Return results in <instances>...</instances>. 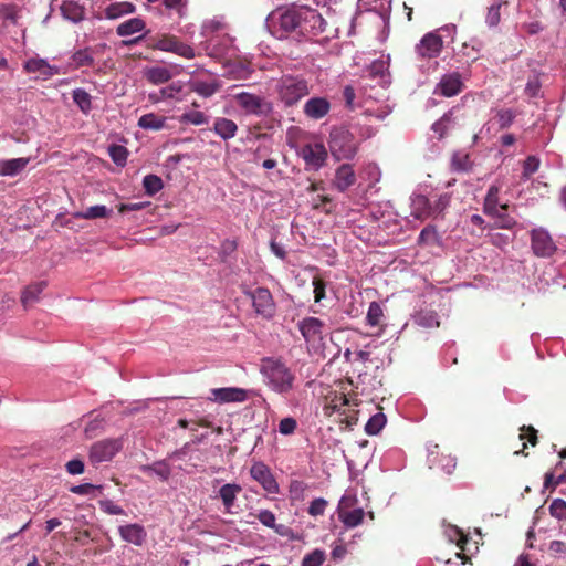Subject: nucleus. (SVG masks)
<instances>
[{"mask_svg": "<svg viewBox=\"0 0 566 566\" xmlns=\"http://www.w3.org/2000/svg\"><path fill=\"white\" fill-rule=\"evenodd\" d=\"M326 24L323 13L307 6L281 7L266 18L268 29L277 38L292 32L303 36L316 35L325 31Z\"/></svg>", "mask_w": 566, "mask_h": 566, "instance_id": "obj_1", "label": "nucleus"}, {"mask_svg": "<svg viewBox=\"0 0 566 566\" xmlns=\"http://www.w3.org/2000/svg\"><path fill=\"white\" fill-rule=\"evenodd\" d=\"M388 69L389 56H381L373 61L368 67V76L370 81L375 82V84L380 87V91H378L376 95H373L365 90L363 102L359 105H356V94L354 88L352 86H345L343 95L346 106L349 109H355L357 106H359L363 108L364 115L368 117H375L380 120L385 119L391 113V108L387 104L376 106V102L385 97V88L390 83Z\"/></svg>", "mask_w": 566, "mask_h": 566, "instance_id": "obj_2", "label": "nucleus"}, {"mask_svg": "<svg viewBox=\"0 0 566 566\" xmlns=\"http://www.w3.org/2000/svg\"><path fill=\"white\" fill-rule=\"evenodd\" d=\"M264 385L273 392L286 395L294 388L295 374L281 359L265 357L260 364Z\"/></svg>", "mask_w": 566, "mask_h": 566, "instance_id": "obj_3", "label": "nucleus"}, {"mask_svg": "<svg viewBox=\"0 0 566 566\" xmlns=\"http://www.w3.org/2000/svg\"><path fill=\"white\" fill-rule=\"evenodd\" d=\"M328 145L336 160L353 159L358 150L354 134L344 126L332 129Z\"/></svg>", "mask_w": 566, "mask_h": 566, "instance_id": "obj_4", "label": "nucleus"}, {"mask_svg": "<svg viewBox=\"0 0 566 566\" xmlns=\"http://www.w3.org/2000/svg\"><path fill=\"white\" fill-rule=\"evenodd\" d=\"M223 28V21L221 18H212L202 22L201 35L207 39L206 50L209 51V55L214 57L231 55V43L232 40L226 35L221 39L222 44L218 43V39L210 38L214 32Z\"/></svg>", "mask_w": 566, "mask_h": 566, "instance_id": "obj_5", "label": "nucleus"}, {"mask_svg": "<svg viewBox=\"0 0 566 566\" xmlns=\"http://www.w3.org/2000/svg\"><path fill=\"white\" fill-rule=\"evenodd\" d=\"M308 93V83L302 77L283 76L277 84L279 97L285 106L295 105Z\"/></svg>", "mask_w": 566, "mask_h": 566, "instance_id": "obj_6", "label": "nucleus"}, {"mask_svg": "<svg viewBox=\"0 0 566 566\" xmlns=\"http://www.w3.org/2000/svg\"><path fill=\"white\" fill-rule=\"evenodd\" d=\"M151 48L161 52L174 53L188 60L196 56V52L192 46L181 42L177 36L170 34H163L154 39Z\"/></svg>", "mask_w": 566, "mask_h": 566, "instance_id": "obj_7", "label": "nucleus"}, {"mask_svg": "<svg viewBox=\"0 0 566 566\" xmlns=\"http://www.w3.org/2000/svg\"><path fill=\"white\" fill-rule=\"evenodd\" d=\"M307 345L314 349L323 346L325 323L317 317H305L297 324Z\"/></svg>", "mask_w": 566, "mask_h": 566, "instance_id": "obj_8", "label": "nucleus"}, {"mask_svg": "<svg viewBox=\"0 0 566 566\" xmlns=\"http://www.w3.org/2000/svg\"><path fill=\"white\" fill-rule=\"evenodd\" d=\"M244 294L252 301V306L258 315L268 319L275 315L276 305L268 289L256 287L253 291H245Z\"/></svg>", "mask_w": 566, "mask_h": 566, "instance_id": "obj_9", "label": "nucleus"}, {"mask_svg": "<svg viewBox=\"0 0 566 566\" xmlns=\"http://www.w3.org/2000/svg\"><path fill=\"white\" fill-rule=\"evenodd\" d=\"M123 448L120 439H105L93 443L88 451L93 464L111 461Z\"/></svg>", "mask_w": 566, "mask_h": 566, "instance_id": "obj_10", "label": "nucleus"}, {"mask_svg": "<svg viewBox=\"0 0 566 566\" xmlns=\"http://www.w3.org/2000/svg\"><path fill=\"white\" fill-rule=\"evenodd\" d=\"M233 99L245 114L261 115L271 111L270 104L264 98L249 92H240L233 95Z\"/></svg>", "mask_w": 566, "mask_h": 566, "instance_id": "obj_11", "label": "nucleus"}, {"mask_svg": "<svg viewBox=\"0 0 566 566\" xmlns=\"http://www.w3.org/2000/svg\"><path fill=\"white\" fill-rule=\"evenodd\" d=\"M532 249L537 256L548 258L556 251V245L544 228L532 231Z\"/></svg>", "mask_w": 566, "mask_h": 566, "instance_id": "obj_12", "label": "nucleus"}, {"mask_svg": "<svg viewBox=\"0 0 566 566\" xmlns=\"http://www.w3.org/2000/svg\"><path fill=\"white\" fill-rule=\"evenodd\" d=\"M301 157L306 164L307 169L318 170L327 158V151L322 144L305 145L301 151Z\"/></svg>", "mask_w": 566, "mask_h": 566, "instance_id": "obj_13", "label": "nucleus"}, {"mask_svg": "<svg viewBox=\"0 0 566 566\" xmlns=\"http://www.w3.org/2000/svg\"><path fill=\"white\" fill-rule=\"evenodd\" d=\"M90 0H61L60 10L65 20L78 23L84 20Z\"/></svg>", "mask_w": 566, "mask_h": 566, "instance_id": "obj_14", "label": "nucleus"}, {"mask_svg": "<svg viewBox=\"0 0 566 566\" xmlns=\"http://www.w3.org/2000/svg\"><path fill=\"white\" fill-rule=\"evenodd\" d=\"M250 474L268 493L275 494L279 492V484L275 478L263 462L253 463L250 469Z\"/></svg>", "mask_w": 566, "mask_h": 566, "instance_id": "obj_15", "label": "nucleus"}, {"mask_svg": "<svg viewBox=\"0 0 566 566\" xmlns=\"http://www.w3.org/2000/svg\"><path fill=\"white\" fill-rule=\"evenodd\" d=\"M209 399L220 403L242 402L248 399V391L237 387L214 388L211 389Z\"/></svg>", "mask_w": 566, "mask_h": 566, "instance_id": "obj_16", "label": "nucleus"}, {"mask_svg": "<svg viewBox=\"0 0 566 566\" xmlns=\"http://www.w3.org/2000/svg\"><path fill=\"white\" fill-rule=\"evenodd\" d=\"M118 534L122 541L135 546H142L147 537L145 527L138 523L120 525L118 527Z\"/></svg>", "mask_w": 566, "mask_h": 566, "instance_id": "obj_17", "label": "nucleus"}, {"mask_svg": "<svg viewBox=\"0 0 566 566\" xmlns=\"http://www.w3.org/2000/svg\"><path fill=\"white\" fill-rule=\"evenodd\" d=\"M442 50V39L436 32H429L417 45V53L422 57H436Z\"/></svg>", "mask_w": 566, "mask_h": 566, "instance_id": "obj_18", "label": "nucleus"}, {"mask_svg": "<svg viewBox=\"0 0 566 566\" xmlns=\"http://www.w3.org/2000/svg\"><path fill=\"white\" fill-rule=\"evenodd\" d=\"M24 69L29 73H33L38 78L48 80L55 74H59V67L49 64V62L41 57H32L25 61Z\"/></svg>", "mask_w": 566, "mask_h": 566, "instance_id": "obj_19", "label": "nucleus"}, {"mask_svg": "<svg viewBox=\"0 0 566 566\" xmlns=\"http://www.w3.org/2000/svg\"><path fill=\"white\" fill-rule=\"evenodd\" d=\"M360 10L377 14L385 24H388L391 0H358Z\"/></svg>", "mask_w": 566, "mask_h": 566, "instance_id": "obj_20", "label": "nucleus"}, {"mask_svg": "<svg viewBox=\"0 0 566 566\" xmlns=\"http://www.w3.org/2000/svg\"><path fill=\"white\" fill-rule=\"evenodd\" d=\"M462 82L458 73L444 74L434 88L436 94L452 97L461 92Z\"/></svg>", "mask_w": 566, "mask_h": 566, "instance_id": "obj_21", "label": "nucleus"}, {"mask_svg": "<svg viewBox=\"0 0 566 566\" xmlns=\"http://www.w3.org/2000/svg\"><path fill=\"white\" fill-rule=\"evenodd\" d=\"M499 192L500 187L496 185H493L489 188L483 207V211L485 214L499 218H502L504 216L506 206L499 203Z\"/></svg>", "mask_w": 566, "mask_h": 566, "instance_id": "obj_22", "label": "nucleus"}, {"mask_svg": "<svg viewBox=\"0 0 566 566\" xmlns=\"http://www.w3.org/2000/svg\"><path fill=\"white\" fill-rule=\"evenodd\" d=\"M331 104L325 97H312L304 104V113L312 119H321L328 114Z\"/></svg>", "mask_w": 566, "mask_h": 566, "instance_id": "obj_23", "label": "nucleus"}, {"mask_svg": "<svg viewBox=\"0 0 566 566\" xmlns=\"http://www.w3.org/2000/svg\"><path fill=\"white\" fill-rule=\"evenodd\" d=\"M242 488L237 483H227L219 489V497L222 501L226 512L232 513L235 505L238 495L241 493Z\"/></svg>", "mask_w": 566, "mask_h": 566, "instance_id": "obj_24", "label": "nucleus"}, {"mask_svg": "<svg viewBox=\"0 0 566 566\" xmlns=\"http://www.w3.org/2000/svg\"><path fill=\"white\" fill-rule=\"evenodd\" d=\"M356 181V175L353 167L348 164H344L336 169L334 186L339 191L347 190Z\"/></svg>", "mask_w": 566, "mask_h": 566, "instance_id": "obj_25", "label": "nucleus"}, {"mask_svg": "<svg viewBox=\"0 0 566 566\" xmlns=\"http://www.w3.org/2000/svg\"><path fill=\"white\" fill-rule=\"evenodd\" d=\"M438 446H433V449H429L428 462L430 468L437 467L447 474H451L457 465V460L452 455H442L438 460Z\"/></svg>", "mask_w": 566, "mask_h": 566, "instance_id": "obj_26", "label": "nucleus"}, {"mask_svg": "<svg viewBox=\"0 0 566 566\" xmlns=\"http://www.w3.org/2000/svg\"><path fill=\"white\" fill-rule=\"evenodd\" d=\"M29 163L30 158L25 157L2 159L0 160V176L14 177L23 171Z\"/></svg>", "mask_w": 566, "mask_h": 566, "instance_id": "obj_27", "label": "nucleus"}, {"mask_svg": "<svg viewBox=\"0 0 566 566\" xmlns=\"http://www.w3.org/2000/svg\"><path fill=\"white\" fill-rule=\"evenodd\" d=\"M172 76V72L166 66H150L144 70V77L153 85L167 83Z\"/></svg>", "mask_w": 566, "mask_h": 566, "instance_id": "obj_28", "label": "nucleus"}, {"mask_svg": "<svg viewBox=\"0 0 566 566\" xmlns=\"http://www.w3.org/2000/svg\"><path fill=\"white\" fill-rule=\"evenodd\" d=\"M213 132L223 140H229L237 135L238 126L229 118L219 117L213 123Z\"/></svg>", "mask_w": 566, "mask_h": 566, "instance_id": "obj_29", "label": "nucleus"}, {"mask_svg": "<svg viewBox=\"0 0 566 566\" xmlns=\"http://www.w3.org/2000/svg\"><path fill=\"white\" fill-rule=\"evenodd\" d=\"M444 535L451 543H455L459 548L462 551H467L469 553L472 552L471 546L469 545L468 536L462 533L460 528L453 525H448L444 528Z\"/></svg>", "mask_w": 566, "mask_h": 566, "instance_id": "obj_30", "label": "nucleus"}, {"mask_svg": "<svg viewBox=\"0 0 566 566\" xmlns=\"http://www.w3.org/2000/svg\"><path fill=\"white\" fill-rule=\"evenodd\" d=\"M166 117L147 113L139 117L138 126L146 130H160L165 127Z\"/></svg>", "mask_w": 566, "mask_h": 566, "instance_id": "obj_31", "label": "nucleus"}, {"mask_svg": "<svg viewBox=\"0 0 566 566\" xmlns=\"http://www.w3.org/2000/svg\"><path fill=\"white\" fill-rule=\"evenodd\" d=\"M144 28L145 23L142 19L132 18L117 27V33L120 36H128L140 32Z\"/></svg>", "mask_w": 566, "mask_h": 566, "instance_id": "obj_32", "label": "nucleus"}, {"mask_svg": "<svg viewBox=\"0 0 566 566\" xmlns=\"http://www.w3.org/2000/svg\"><path fill=\"white\" fill-rule=\"evenodd\" d=\"M112 213V209L104 205L88 207L84 211L75 213V217L86 220L106 218Z\"/></svg>", "mask_w": 566, "mask_h": 566, "instance_id": "obj_33", "label": "nucleus"}, {"mask_svg": "<svg viewBox=\"0 0 566 566\" xmlns=\"http://www.w3.org/2000/svg\"><path fill=\"white\" fill-rule=\"evenodd\" d=\"M339 518L346 527H356L363 522L364 510L359 507L352 511L342 510L339 511Z\"/></svg>", "mask_w": 566, "mask_h": 566, "instance_id": "obj_34", "label": "nucleus"}, {"mask_svg": "<svg viewBox=\"0 0 566 566\" xmlns=\"http://www.w3.org/2000/svg\"><path fill=\"white\" fill-rule=\"evenodd\" d=\"M220 90L218 81L205 82L196 81L192 83V91L202 97H210Z\"/></svg>", "mask_w": 566, "mask_h": 566, "instance_id": "obj_35", "label": "nucleus"}, {"mask_svg": "<svg viewBox=\"0 0 566 566\" xmlns=\"http://www.w3.org/2000/svg\"><path fill=\"white\" fill-rule=\"evenodd\" d=\"M44 287H45L44 282H39V283L28 286L23 291L22 296H21L22 304L25 307L33 304L35 301H38L39 295L43 292Z\"/></svg>", "mask_w": 566, "mask_h": 566, "instance_id": "obj_36", "label": "nucleus"}, {"mask_svg": "<svg viewBox=\"0 0 566 566\" xmlns=\"http://www.w3.org/2000/svg\"><path fill=\"white\" fill-rule=\"evenodd\" d=\"M429 201L424 196H416L412 198L413 214L417 219H422L432 214L431 207H428Z\"/></svg>", "mask_w": 566, "mask_h": 566, "instance_id": "obj_37", "label": "nucleus"}, {"mask_svg": "<svg viewBox=\"0 0 566 566\" xmlns=\"http://www.w3.org/2000/svg\"><path fill=\"white\" fill-rule=\"evenodd\" d=\"M386 416L382 412H378L371 416L365 424V431L369 436L378 434L386 424Z\"/></svg>", "mask_w": 566, "mask_h": 566, "instance_id": "obj_38", "label": "nucleus"}, {"mask_svg": "<svg viewBox=\"0 0 566 566\" xmlns=\"http://www.w3.org/2000/svg\"><path fill=\"white\" fill-rule=\"evenodd\" d=\"M143 471L146 473H153L163 481H167L171 473L169 464L165 461H158L151 465H146L143 468Z\"/></svg>", "mask_w": 566, "mask_h": 566, "instance_id": "obj_39", "label": "nucleus"}, {"mask_svg": "<svg viewBox=\"0 0 566 566\" xmlns=\"http://www.w3.org/2000/svg\"><path fill=\"white\" fill-rule=\"evenodd\" d=\"M73 101L83 113H88L92 108L91 95L83 88H75L73 91Z\"/></svg>", "mask_w": 566, "mask_h": 566, "instance_id": "obj_40", "label": "nucleus"}, {"mask_svg": "<svg viewBox=\"0 0 566 566\" xmlns=\"http://www.w3.org/2000/svg\"><path fill=\"white\" fill-rule=\"evenodd\" d=\"M135 7L128 2L113 3L106 9V17L108 19H117L124 14L132 13Z\"/></svg>", "mask_w": 566, "mask_h": 566, "instance_id": "obj_41", "label": "nucleus"}, {"mask_svg": "<svg viewBox=\"0 0 566 566\" xmlns=\"http://www.w3.org/2000/svg\"><path fill=\"white\" fill-rule=\"evenodd\" d=\"M416 323L424 328H433L439 326L437 313L433 311H422L416 316Z\"/></svg>", "mask_w": 566, "mask_h": 566, "instance_id": "obj_42", "label": "nucleus"}, {"mask_svg": "<svg viewBox=\"0 0 566 566\" xmlns=\"http://www.w3.org/2000/svg\"><path fill=\"white\" fill-rule=\"evenodd\" d=\"M143 186L147 195L154 196L163 189L164 184L158 176L147 175L144 177Z\"/></svg>", "mask_w": 566, "mask_h": 566, "instance_id": "obj_43", "label": "nucleus"}, {"mask_svg": "<svg viewBox=\"0 0 566 566\" xmlns=\"http://www.w3.org/2000/svg\"><path fill=\"white\" fill-rule=\"evenodd\" d=\"M451 167L454 171H467L471 167L470 157L467 153L457 151L451 159Z\"/></svg>", "mask_w": 566, "mask_h": 566, "instance_id": "obj_44", "label": "nucleus"}, {"mask_svg": "<svg viewBox=\"0 0 566 566\" xmlns=\"http://www.w3.org/2000/svg\"><path fill=\"white\" fill-rule=\"evenodd\" d=\"M382 316H384V311H382V307L380 306V304H378L377 302H371L369 304L367 315H366L367 324L373 327L377 326L380 324Z\"/></svg>", "mask_w": 566, "mask_h": 566, "instance_id": "obj_45", "label": "nucleus"}, {"mask_svg": "<svg viewBox=\"0 0 566 566\" xmlns=\"http://www.w3.org/2000/svg\"><path fill=\"white\" fill-rule=\"evenodd\" d=\"M108 155L117 166H125L127 161L128 151L124 146L111 145L108 147Z\"/></svg>", "mask_w": 566, "mask_h": 566, "instance_id": "obj_46", "label": "nucleus"}, {"mask_svg": "<svg viewBox=\"0 0 566 566\" xmlns=\"http://www.w3.org/2000/svg\"><path fill=\"white\" fill-rule=\"evenodd\" d=\"M180 122L185 123V124L200 126V125L208 124L209 119L202 112L192 111V112H187V113L182 114L180 117Z\"/></svg>", "mask_w": 566, "mask_h": 566, "instance_id": "obj_47", "label": "nucleus"}, {"mask_svg": "<svg viewBox=\"0 0 566 566\" xmlns=\"http://www.w3.org/2000/svg\"><path fill=\"white\" fill-rule=\"evenodd\" d=\"M313 1L317 7H321L323 9V12H322L323 15L325 14L331 22L336 23V21L334 20V17H335L336 7L338 6L339 0H313Z\"/></svg>", "mask_w": 566, "mask_h": 566, "instance_id": "obj_48", "label": "nucleus"}, {"mask_svg": "<svg viewBox=\"0 0 566 566\" xmlns=\"http://www.w3.org/2000/svg\"><path fill=\"white\" fill-rule=\"evenodd\" d=\"M325 557V552L316 548L303 557L302 566H321L324 563Z\"/></svg>", "mask_w": 566, "mask_h": 566, "instance_id": "obj_49", "label": "nucleus"}, {"mask_svg": "<svg viewBox=\"0 0 566 566\" xmlns=\"http://www.w3.org/2000/svg\"><path fill=\"white\" fill-rule=\"evenodd\" d=\"M549 513L559 521L566 520V502L562 499H554L549 505Z\"/></svg>", "mask_w": 566, "mask_h": 566, "instance_id": "obj_50", "label": "nucleus"}, {"mask_svg": "<svg viewBox=\"0 0 566 566\" xmlns=\"http://www.w3.org/2000/svg\"><path fill=\"white\" fill-rule=\"evenodd\" d=\"M99 509L108 515H125V511L122 506L117 505L112 500L105 499L98 502Z\"/></svg>", "mask_w": 566, "mask_h": 566, "instance_id": "obj_51", "label": "nucleus"}, {"mask_svg": "<svg viewBox=\"0 0 566 566\" xmlns=\"http://www.w3.org/2000/svg\"><path fill=\"white\" fill-rule=\"evenodd\" d=\"M539 159L536 156H530L526 158L523 165V178L528 179L539 168Z\"/></svg>", "mask_w": 566, "mask_h": 566, "instance_id": "obj_52", "label": "nucleus"}, {"mask_svg": "<svg viewBox=\"0 0 566 566\" xmlns=\"http://www.w3.org/2000/svg\"><path fill=\"white\" fill-rule=\"evenodd\" d=\"M94 59L87 49L78 50L73 54V62L76 66H87L93 63Z\"/></svg>", "mask_w": 566, "mask_h": 566, "instance_id": "obj_53", "label": "nucleus"}, {"mask_svg": "<svg viewBox=\"0 0 566 566\" xmlns=\"http://www.w3.org/2000/svg\"><path fill=\"white\" fill-rule=\"evenodd\" d=\"M168 10L175 11L181 19L186 15L187 0H164Z\"/></svg>", "mask_w": 566, "mask_h": 566, "instance_id": "obj_54", "label": "nucleus"}, {"mask_svg": "<svg viewBox=\"0 0 566 566\" xmlns=\"http://www.w3.org/2000/svg\"><path fill=\"white\" fill-rule=\"evenodd\" d=\"M297 428V422L292 417L283 418L279 423V432L283 436H289L294 433Z\"/></svg>", "mask_w": 566, "mask_h": 566, "instance_id": "obj_55", "label": "nucleus"}, {"mask_svg": "<svg viewBox=\"0 0 566 566\" xmlns=\"http://www.w3.org/2000/svg\"><path fill=\"white\" fill-rule=\"evenodd\" d=\"M315 303L322 302L326 297V285L323 280L315 277L312 282Z\"/></svg>", "mask_w": 566, "mask_h": 566, "instance_id": "obj_56", "label": "nucleus"}, {"mask_svg": "<svg viewBox=\"0 0 566 566\" xmlns=\"http://www.w3.org/2000/svg\"><path fill=\"white\" fill-rule=\"evenodd\" d=\"M327 506V501L323 497H317L310 503L308 514L312 516L323 515Z\"/></svg>", "mask_w": 566, "mask_h": 566, "instance_id": "obj_57", "label": "nucleus"}, {"mask_svg": "<svg viewBox=\"0 0 566 566\" xmlns=\"http://www.w3.org/2000/svg\"><path fill=\"white\" fill-rule=\"evenodd\" d=\"M103 486L102 485H94V484H91V483H83V484H78V485H74L70 489V491L74 494H78V495H88V494H92L93 491L97 490V491H102Z\"/></svg>", "mask_w": 566, "mask_h": 566, "instance_id": "obj_58", "label": "nucleus"}, {"mask_svg": "<svg viewBox=\"0 0 566 566\" xmlns=\"http://www.w3.org/2000/svg\"><path fill=\"white\" fill-rule=\"evenodd\" d=\"M258 520L266 527H275V515L269 510H261L258 513Z\"/></svg>", "mask_w": 566, "mask_h": 566, "instance_id": "obj_59", "label": "nucleus"}, {"mask_svg": "<svg viewBox=\"0 0 566 566\" xmlns=\"http://www.w3.org/2000/svg\"><path fill=\"white\" fill-rule=\"evenodd\" d=\"M182 90V85L179 81L172 82L170 85L164 87L160 93L165 98H175Z\"/></svg>", "mask_w": 566, "mask_h": 566, "instance_id": "obj_60", "label": "nucleus"}, {"mask_svg": "<svg viewBox=\"0 0 566 566\" xmlns=\"http://www.w3.org/2000/svg\"><path fill=\"white\" fill-rule=\"evenodd\" d=\"M548 549L555 557L563 558L566 556V542L552 541Z\"/></svg>", "mask_w": 566, "mask_h": 566, "instance_id": "obj_61", "label": "nucleus"}, {"mask_svg": "<svg viewBox=\"0 0 566 566\" xmlns=\"http://www.w3.org/2000/svg\"><path fill=\"white\" fill-rule=\"evenodd\" d=\"M66 471L71 475H78L84 472V463L80 459H72L70 460L66 465Z\"/></svg>", "mask_w": 566, "mask_h": 566, "instance_id": "obj_62", "label": "nucleus"}, {"mask_svg": "<svg viewBox=\"0 0 566 566\" xmlns=\"http://www.w3.org/2000/svg\"><path fill=\"white\" fill-rule=\"evenodd\" d=\"M364 174L367 175L370 184H376L380 180V177H381V172H380V169L377 165L375 164H368L365 168H364Z\"/></svg>", "mask_w": 566, "mask_h": 566, "instance_id": "obj_63", "label": "nucleus"}, {"mask_svg": "<svg viewBox=\"0 0 566 566\" xmlns=\"http://www.w3.org/2000/svg\"><path fill=\"white\" fill-rule=\"evenodd\" d=\"M485 21L490 27H495L499 24V22H500V4H493L489 8Z\"/></svg>", "mask_w": 566, "mask_h": 566, "instance_id": "obj_64", "label": "nucleus"}]
</instances>
